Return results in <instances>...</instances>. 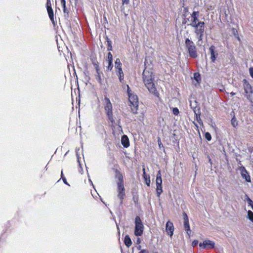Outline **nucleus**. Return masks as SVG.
<instances>
[{
	"label": "nucleus",
	"instance_id": "obj_1",
	"mask_svg": "<svg viewBox=\"0 0 253 253\" xmlns=\"http://www.w3.org/2000/svg\"><path fill=\"white\" fill-rule=\"evenodd\" d=\"M115 177L117 180V197L119 199L122 201L125 196L123 176L121 173L117 172L116 173Z\"/></svg>",
	"mask_w": 253,
	"mask_h": 253
},
{
	"label": "nucleus",
	"instance_id": "obj_2",
	"mask_svg": "<svg viewBox=\"0 0 253 253\" xmlns=\"http://www.w3.org/2000/svg\"><path fill=\"white\" fill-rule=\"evenodd\" d=\"M127 91L131 111L133 113H136L138 106L137 96L130 89L128 85H127Z\"/></svg>",
	"mask_w": 253,
	"mask_h": 253
},
{
	"label": "nucleus",
	"instance_id": "obj_3",
	"mask_svg": "<svg viewBox=\"0 0 253 253\" xmlns=\"http://www.w3.org/2000/svg\"><path fill=\"white\" fill-rule=\"evenodd\" d=\"M194 29V32L199 41H201L203 39L204 33L205 31V23H197L196 24L191 26Z\"/></svg>",
	"mask_w": 253,
	"mask_h": 253
},
{
	"label": "nucleus",
	"instance_id": "obj_4",
	"mask_svg": "<svg viewBox=\"0 0 253 253\" xmlns=\"http://www.w3.org/2000/svg\"><path fill=\"white\" fill-rule=\"evenodd\" d=\"M185 45L188 50L190 57L195 58L197 56L196 47L194 42L189 39H187L185 40Z\"/></svg>",
	"mask_w": 253,
	"mask_h": 253
},
{
	"label": "nucleus",
	"instance_id": "obj_5",
	"mask_svg": "<svg viewBox=\"0 0 253 253\" xmlns=\"http://www.w3.org/2000/svg\"><path fill=\"white\" fill-rule=\"evenodd\" d=\"M144 226L140 218L136 216L135 219L134 234L136 236H140L143 232Z\"/></svg>",
	"mask_w": 253,
	"mask_h": 253
},
{
	"label": "nucleus",
	"instance_id": "obj_6",
	"mask_svg": "<svg viewBox=\"0 0 253 253\" xmlns=\"http://www.w3.org/2000/svg\"><path fill=\"white\" fill-rule=\"evenodd\" d=\"M105 111L109 118V119L112 122L113 121V117L112 114V105L110 102V100L108 98H105Z\"/></svg>",
	"mask_w": 253,
	"mask_h": 253
},
{
	"label": "nucleus",
	"instance_id": "obj_7",
	"mask_svg": "<svg viewBox=\"0 0 253 253\" xmlns=\"http://www.w3.org/2000/svg\"><path fill=\"white\" fill-rule=\"evenodd\" d=\"M243 86L245 92L246 94L247 98L250 101H251V97L253 93V88L252 86L249 83V82L246 80H244Z\"/></svg>",
	"mask_w": 253,
	"mask_h": 253
},
{
	"label": "nucleus",
	"instance_id": "obj_8",
	"mask_svg": "<svg viewBox=\"0 0 253 253\" xmlns=\"http://www.w3.org/2000/svg\"><path fill=\"white\" fill-rule=\"evenodd\" d=\"M183 217L184 219V227L187 236L189 237L193 236L192 232L190 229L188 217L185 212L183 213Z\"/></svg>",
	"mask_w": 253,
	"mask_h": 253
},
{
	"label": "nucleus",
	"instance_id": "obj_9",
	"mask_svg": "<svg viewBox=\"0 0 253 253\" xmlns=\"http://www.w3.org/2000/svg\"><path fill=\"white\" fill-rule=\"evenodd\" d=\"M143 79L144 84L153 81V77L152 72L145 68L143 72Z\"/></svg>",
	"mask_w": 253,
	"mask_h": 253
},
{
	"label": "nucleus",
	"instance_id": "obj_10",
	"mask_svg": "<svg viewBox=\"0 0 253 253\" xmlns=\"http://www.w3.org/2000/svg\"><path fill=\"white\" fill-rule=\"evenodd\" d=\"M214 246V242L210 240H206L199 244V246L202 249H213Z\"/></svg>",
	"mask_w": 253,
	"mask_h": 253
},
{
	"label": "nucleus",
	"instance_id": "obj_11",
	"mask_svg": "<svg viewBox=\"0 0 253 253\" xmlns=\"http://www.w3.org/2000/svg\"><path fill=\"white\" fill-rule=\"evenodd\" d=\"M190 25L192 26L194 24H197V23H201L202 21H200L199 20V11H193L191 14L190 16Z\"/></svg>",
	"mask_w": 253,
	"mask_h": 253
},
{
	"label": "nucleus",
	"instance_id": "obj_12",
	"mask_svg": "<svg viewBox=\"0 0 253 253\" xmlns=\"http://www.w3.org/2000/svg\"><path fill=\"white\" fill-rule=\"evenodd\" d=\"M144 84L150 92L154 94L157 96H158L159 93L157 91V89L155 87L154 83H153V81L147 83H145Z\"/></svg>",
	"mask_w": 253,
	"mask_h": 253
},
{
	"label": "nucleus",
	"instance_id": "obj_13",
	"mask_svg": "<svg viewBox=\"0 0 253 253\" xmlns=\"http://www.w3.org/2000/svg\"><path fill=\"white\" fill-rule=\"evenodd\" d=\"M239 170L240 172L241 176L243 178L245 179L246 181L248 182L251 181L250 176L244 167H240L239 168Z\"/></svg>",
	"mask_w": 253,
	"mask_h": 253
},
{
	"label": "nucleus",
	"instance_id": "obj_14",
	"mask_svg": "<svg viewBox=\"0 0 253 253\" xmlns=\"http://www.w3.org/2000/svg\"><path fill=\"white\" fill-rule=\"evenodd\" d=\"M166 231L168 235L172 236L173 234L174 226L172 222L168 221L166 224Z\"/></svg>",
	"mask_w": 253,
	"mask_h": 253
},
{
	"label": "nucleus",
	"instance_id": "obj_15",
	"mask_svg": "<svg viewBox=\"0 0 253 253\" xmlns=\"http://www.w3.org/2000/svg\"><path fill=\"white\" fill-rule=\"evenodd\" d=\"M211 54V59L212 62H214L216 58L218 56V53L215 51V47L214 45H211L209 48Z\"/></svg>",
	"mask_w": 253,
	"mask_h": 253
},
{
	"label": "nucleus",
	"instance_id": "obj_16",
	"mask_svg": "<svg viewBox=\"0 0 253 253\" xmlns=\"http://www.w3.org/2000/svg\"><path fill=\"white\" fill-rule=\"evenodd\" d=\"M46 8L49 18L53 21L54 20V14L49 0H47Z\"/></svg>",
	"mask_w": 253,
	"mask_h": 253
},
{
	"label": "nucleus",
	"instance_id": "obj_17",
	"mask_svg": "<svg viewBox=\"0 0 253 253\" xmlns=\"http://www.w3.org/2000/svg\"><path fill=\"white\" fill-rule=\"evenodd\" d=\"M121 143L125 147H128L129 146V141L127 136L126 135H123L121 138Z\"/></svg>",
	"mask_w": 253,
	"mask_h": 253
},
{
	"label": "nucleus",
	"instance_id": "obj_18",
	"mask_svg": "<svg viewBox=\"0 0 253 253\" xmlns=\"http://www.w3.org/2000/svg\"><path fill=\"white\" fill-rule=\"evenodd\" d=\"M143 178L145 180V183L147 184V186H149L150 184V176L149 175H147L145 172V168L143 169Z\"/></svg>",
	"mask_w": 253,
	"mask_h": 253
},
{
	"label": "nucleus",
	"instance_id": "obj_19",
	"mask_svg": "<svg viewBox=\"0 0 253 253\" xmlns=\"http://www.w3.org/2000/svg\"><path fill=\"white\" fill-rule=\"evenodd\" d=\"M117 74L119 77V80L121 82L124 80V73L122 69L118 70Z\"/></svg>",
	"mask_w": 253,
	"mask_h": 253
},
{
	"label": "nucleus",
	"instance_id": "obj_20",
	"mask_svg": "<svg viewBox=\"0 0 253 253\" xmlns=\"http://www.w3.org/2000/svg\"><path fill=\"white\" fill-rule=\"evenodd\" d=\"M115 68L117 70L122 69V63L119 58L116 59L115 61Z\"/></svg>",
	"mask_w": 253,
	"mask_h": 253
},
{
	"label": "nucleus",
	"instance_id": "obj_21",
	"mask_svg": "<svg viewBox=\"0 0 253 253\" xmlns=\"http://www.w3.org/2000/svg\"><path fill=\"white\" fill-rule=\"evenodd\" d=\"M124 242L126 246L128 248L132 244L131 238H124Z\"/></svg>",
	"mask_w": 253,
	"mask_h": 253
},
{
	"label": "nucleus",
	"instance_id": "obj_22",
	"mask_svg": "<svg viewBox=\"0 0 253 253\" xmlns=\"http://www.w3.org/2000/svg\"><path fill=\"white\" fill-rule=\"evenodd\" d=\"M156 192H157V196L158 197H159L160 196V195L161 194V193L163 192L162 185L157 186Z\"/></svg>",
	"mask_w": 253,
	"mask_h": 253
},
{
	"label": "nucleus",
	"instance_id": "obj_23",
	"mask_svg": "<svg viewBox=\"0 0 253 253\" xmlns=\"http://www.w3.org/2000/svg\"><path fill=\"white\" fill-rule=\"evenodd\" d=\"M193 78L194 79V80H196V81L197 82V83H199V81H200L201 80V78H200V75L199 73H195L194 74V77H193Z\"/></svg>",
	"mask_w": 253,
	"mask_h": 253
},
{
	"label": "nucleus",
	"instance_id": "obj_24",
	"mask_svg": "<svg viewBox=\"0 0 253 253\" xmlns=\"http://www.w3.org/2000/svg\"><path fill=\"white\" fill-rule=\"evenodd\" d=\"M248 218L252 222H253V212L251 211H249L248 212Z\"/></svg>",
	"mask_w": 253,
	"mask_h": 253
},
{
	"label": "nucleus",
	"instance_id": "obj_25",
	"mask_svg": "<svg viewBox=\"0 0 253 253\" xmlns=\"http://www.w3.org/2000/svg\"><path fill=\"white\" fill-rule=\"evenodd\" d=\"M107 44H108V50H112V42H111L108 40V39H107Z\"/></svg>",
	"mask_w": 253,
	"mask_h": 253
},
{
	"label": "nucleus",
	"instance_id": "obj_26",
	"mask_svg": "<svg viewBox=\"0 0 253 253\" xmlns=\"http://www.w3.org/2000/svg\"><path fill=\"white\" fill-rule=\"evenodd\" d=\"M107 60L108 62H112L113 61V56L111 52H109L108 53V59Z\"/></svg>",
	"mask_w": 253,
	"mask_h": 253
},
{
	"label": "nucleus",
	"instance_id": "obj_27",
	"mask_svg": "<svg viewBox=\"0 0 253 253\" xmlns=\"http://www.w3.org/2000/svg\"><path fill=\"white\" fill-rule=\"evenodd\" d=\"M205 138L208 140V141H210L211 139V134L207 132L205 133Z\"/></svg>",
	"mask_w": 253,
	"mask_h": 253
},
{
	"label": "nucleus",
	"instance_id": "obj_28",
	"mask_svg": "<svg viewBox=\"0 0 253 253\" xmlns=\"http://www.w3.org/2000/svg\"><path fill=\"white\" fill-rule=\"evenodd\" d=\"M156 186L162 185V178H160V179L156 178Z\"/></svg>",
	"mask_w": 253,
	"mask_h": 253
},
{
	"label": "nucleus",
	"instance_id": "obj_29",
	"mask_svg": "<svg viewBox=\"0 0 253 253\" xmlns=\"http://www.w3.org/2000/svg\"><path fill=\"white\" fill-rule=\"evenodd\" d=\"M172 112L175 115H177L179 113V110L177 108H173L172 109Z\"/></svg>",
	"mask_w": 253,
	"mask_h": 253
},
{
	"label": "nucleus",
	"instance_id": "obj_30",
	"mask_svg": "<svg viewBox=\"0 0 253 253\" xmlns=\"http://www.w3.org/2000/svg\"><path fill=\"white\" fill-rule=\"evenodd\" d=\"M61 178H62V180L64 182V183L65 184L69 185V184H68V183H67V182L66 181V178L63 177V171H61Z\"/></svg>",
	"mask_w": 253,
	"mask_h": 253
},
{
	"label": "nucleus",
	"instance_id": "obj_31",
	"mask_svg": "<svg viewBox=\"0 0 253 253\" xmlns=\"http://www.w3.org/2000/svg\"><path fill=\"white\" fill-rule=\"evenodd\" d=\"M113 64L112 62H108V66L107 67V69L109 70H111L113 68Z\"/></svg>",
	"mask_w": 253,
	"mask_h": 253
},
{
	"label": "nucleus",
	"instance_id": "obj_32",
	"mask_svg": "<svg viewBox=\"0 0 253 253\" xmlns=\"http://www.w3.org/2000/svg\"><path fill=\"white\" fill-rule=\"evenodd\" d=\"M249 73H250V76L253 79V67L250 68V69H249Z\"/></svg>",
	"mask_w": 253,
	"mask_h": 253
},
{
	"label": "nucleus",
	"instance_id": "obj_33",
	"mask_svg": "<svg viewBox=\"0 0 253 253\" xmlns=\"http://www.w3.org/2000/svg\"><path fill=\"white\" fill-rule=\"evenodd\" d=\"M198 244V241L197 240H195L193 241L192 243V245L193 247L196 246Z\"/></svg>",
	"mask_w": 253,
	"mask_h": 253
},
{
	"label": "nucleus",
	"instance_id": "obj_34",
	"mask_svg": "<svg viewBox=\"0 0 253 253\" xmlns=\"http://www.w3.org/2000/svg\"><path fill=\"white\" fill-rule=\"evenodd\" d=\"M231 123L234 126H236L237 125V123L236 122V120L234 119V118L232 119Z\"/></svg>",
	"mask_w": 253,
	"mask_h": 253
},
{
	"label": "nucleus",
	"instance_id": "obj_35",
	"mask_svg": "<svg viewBox=\"0 0 253 253\" xmlns=\"http://www.w3.org/2000/svg\"><path fill=\"white\" fill-rule=\"evenodd\" d=\"M156 178H159V179L162 178V177H161V171L160 170H159L158 172V173H157V176H156Z\"/></svg>",
	"mask_w": 253,
	"mask_h": 253
},
{
	"label": "nucleus",
	"instance_id": "obj_36",
	"mask_svg": "<svg viewBox=\"0 0 253 253\" xmlns=\"http://www.w3.org/2000/svg\"><path fill=\"white\" fill-rule=\"evenodd\" d=\"M129 2V0H122L123 4H128Z\"/></svg>",
	"mask_w": 253,
	"mask_h": 253
},
{
	"label": "nucleus",
	"instance_id": "obj_37",
	"mask_svg": "<svg viewBox=\"0 0 253 253\" xmlns=\"http://www.w3.org/2000/svg\"><path fill=\"white\" fill-rule=\"evenodd\" d=\"M61 5L62 6V7H65L66 5V1L65 0L61 1Z\"/></svg>",
	"mask_w": 253,
	"mask_h": 253
},
{
	"label": "nucleus",
	"instance_id": "obj_38",
	"mask_svg": "<svg viewBox=\"0 0 253 253\" xmlns=\"http://www.w3.org/2000/svg\"><path fill=\"white\" fill-rule=\"evenodd\" d=\"M249 201L250 205L252 206V209L253 210V202L250 199H249Z\"/></svg>",
	"mask_w": 253,
	"mask_h": 253
},
{
	"label": "nucleus",
	"instance_id": "obj_39",
	"mask_svg": "<svg viewBox=\"0 0 253 253\" xmlns=\"http://www.w3.org/2000/svg\"><path fill=\"white\" fill-rule=\"evenodd\" d=\"M147 251L145 250H142L138 253H147Z\"/></svg>",
	"mask_w": 253,
	"mask_h": 253
},
{
	"label": "nucleus",
	"instance_id": "obj_40",
	"mask_svg": "<svg viewBox=\"0 0 253 253\" xmlns=\"http://www.w3.org/2000/svg\"><path fill=\"white\" fill-rule=\"evenodd\" d=\"M63 11L64 13H67V9L66 8V6L65 7H63Z\"/></svg>",
	"mask_w": 253,
	"mask_h": 253
},
{
	"label": "nucleus",
	"instance_id": "obj_41",
	"mask_svg": "<svg viewBox=\"0 0 253 253\" xmlns=\"http://www.w3.org/2000/svg\"><path fill=\"white\" fill-rule=\"evenodd\" d=\"M140 242V238H137V243H139Z\"/></svg>",
	"mask_w": 253,
	"mask_h": 253
},
{
	"label": "nucleus",
	"instance_id": "obj_42",
	"mask_svg": "<svg viewBox=\"0 0 253 253\" xmlns=\"http://www.w3.org/2000/svg\"><path fill=\"white\" fill-rule=\"evenodd\" d=\"M235 94H236L235 93L233 92H231V93H230V94H231V95H234Z\"/></svg>",
	"mask_w": 253,
	"mask_h": 253
},
{
	"label": "nucleus",
	"instance_id": "obj_43",
	"mask_svg": "<svg viewBox=\"0 0 253 253\" xmlns=\"http://www.w3.org/2000/svg\"><path fill=\"white\" fill-rule=\"evenodd\" d=\"M197 120H198V121H201V119L199 118V119L197 118Z\"/></svg>",
	"mask_w": 253,
	"mask_h": 253
},
{
	"label": "nucleus",
	"instance_id": "obj_44",
	"mask_svg": "<svg viewBox=\"0 0 253 253\" xmlns=\"http://www.w3.org/2000/svg\"><path fill=\"white\" fill-rule=\"evenodd\" d=\"M89 180L90 181V182L91 183V184H92V181H91V180L89 179Z\"/></svg>",
	"mask_w": 253,
	"mask_h": 253
},
{
	"label": "nucleus",
	"instance_id": "obj_45",
	"mask_svg": "<svg viewBox=\"0 0 253 253\" xmlns=\"http://www.w3.org/2000/svg\"><path fill=\"white\" fill-rule=\"evenodd\" d=\"M153 253H158L157 252H153Z\"/></svg>",
	"mask_w": 253,
	"mask_h": 253
}]
</instances>
